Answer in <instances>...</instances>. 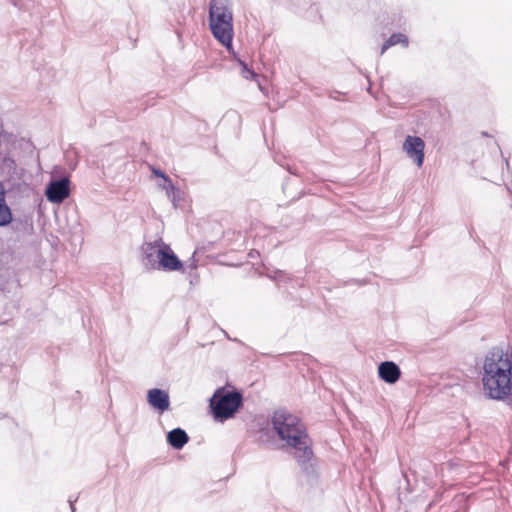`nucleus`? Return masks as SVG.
I'll return each mask as SVG.
<instances>
[{
	"mask_svg": "<svg viewBox=\"0 0 512 512\" xmlns=\"http://www.w3.org/2000/svg\"><path fill=\"white\" fill-rule=\"evenodd\" d=\"M481 383L486 397L512 403V355L500 348L491 349L482 362Z\"/></svg>",
	"mask_w": 512,
	"mask_h": 512,
	"instance_id": "f257e3e1",
	"label": "nucleus"
},
{
	"mask_svg": "<svg viewBox=\"0 0 512 512\" xmlns=\"http://www.w3.org/2000/svg\"><path fill=\"white\" fill-rule=\"evenodd\" d=\"M271 423L274 432L284 445L292 449L299 462H305L312 456L311 441L306 429L298 417L285 411H276Z\"/></svg>",
	"mask_w": 512,
	"mask_h": 512,
	"instance_id": "f03ea898",
	"label": "nucleus"
},
{
	"mask_svg": "<svg viewBox=\"0 0 512 512\" xmlns=\"http://www.w3.org/2000/svg\"><path fill=\"white\" fill-rule=\"evenodd\" d=\"M197 254V250L194 251L192 257L184 264L179 257L174 253L170 246L167 247L166 253H163V258L160 263L159 271L165 272H173V271H181L182 273L191 271L197 268V260L195 256Z\"/></svg>",
	"mask_w": 512,
	"mask_h": 512,
	"instance_id": "7ed1b4c3",
	"label": "nucleus"
},
{
	"mask_svg": "<svg viewBox=\"0 0 512 512\" xmlns=\"http://www.w3.org/2000/svg\"><path fill=\"white\" fill-rule=\"evenodd\" d=\"M208 18L213 36L224 46V0H210Z\"/></svg>",
	"mask_w": 512,
	"mask_h": 512,
	"instance_id": "20e7f679",
	"label": "nucleus"
},
{
	"mask_svg": "<svg viewBox=\"0 0 512 512\" xmlns=\"http://www.w3.org/2000/svg\"><path fill=\"white\" fill-rule=\"evenodd\" d=\"M70 176L64 175L59 179L52 178L45 188L47 200L53 204H61L70 196Z\"/></svg>",
	"mask_w": 512,
	"mask_h": 512,
	"instance_id": "39448f33",
	"label": "nucleus"
},
{
	"mask_svg": "<svg viewBox=\"0 0 512 512\" xmlns=\"http://www.w3.org/2000/svg\"><path fill=\"white\" fill-rule=\"evenodd\" d=\"M425 142L422 138L413 135H407L403 144L402 151L417 166L421 167L425 158Z\"/></svg>",
	"mask_w": 512,
	"mask_h": 512,
	"instance_id": "423d86ee",
	"label": "nucleus"
},
{
	"mask_svg": "<svg viewBox=\"0 0 512 512\" xmlns=\"http://www.w3.org/2000/svg\"><path fill=\"white\" fill-rule=\"evenodd\" d=\"M208 413L215 422L224 424V386L218 387L209 398Z\"/></svg>",
	"mask_w": 512,
	"mask_h": 512,
	"instance_id": "0eeeda50",
	"label": "nucleus"
},
{
	"mask_svg": "<svg viewBox=\"0 0 512 512\" xmlns=\"http://www.w3.org/2000/svg\"><path fill=\"white\" fill-rule=\"evenodd\" d=\"M148 404L159 414L170 408V397L167 391L160 388H152L147 392Z\"/></svg>",
	"mask_w": 512,
	"mask_h": 512,
	"instance_id": "6e6552de",
	"label": "nucleus"
},
{
	"mask_svg": "<svg viewBox=\"0 0 512 512\" xmlns=\"http://www.w3.org/2000/svg\"><path fill=\"white\" fill-rule=\"evenodd\" d=\"M231 30H232V25L226 19V44H225L226 50H228L232 54L233 59L235 61V65L240 68V74L245 79H254V80L258 81V74L254 70L250 69L242 60L238 59L235 52L232 50V47H231L232 34L230 33Z\"/></svg>",
	"mask_w": 512,
	"mask_h": 512,
	"instance_id": "1a4fd4ad",
	"label": "nucleus"
},
{
	"mask_svg": "<svg viewBox=\"0 0 512 512\" xmlns=\"http://www.w3.org/2000/svg\"><path fill=\"white\" fill-rule=\"evenodd\" d=\"M12 224L13 230H18L21 221L13 219L11 208L6 202V190L3 182L0 181V227H6Z\"/></svg>",
	"mask_w": 512,
	"mask_h": 512,
	"instance_id": "9d476101",
	"label": "nucleus"
},
{
	"mask_svg": "<svg viewBox=\"0 0 512 512\" xmlns=\"http://www.w3.org/2000/svg\"><path fill=\"white\" fill-rule=\"evenodd\" d=\"M378 375L384 382L394 384L399 380L401 371L394 362L385 361L378 366Z\"/></svg>",
	"mask_w": 512,
	"mask_h": 512,
	"instance_id": "9b49d317",
	"label": "nucleus"
},
{
	"mask_svg": "<svg viewBox=\"0 0 512 512\" xmlns=\"http://www.w3.org/2000/svg\"><path fill=\"white\" fill-rule=\"evenodd\" d=\"M160 243H162V239L155 240L154 242H145L141 246L142 263L149 270H152L155 263V254L159 249Z\"/></svg>",
	"mask_w": 512,
	"mask_h": 512,
	"instance_id": "f8f14e48",
	"label": "nucleus"
},
{
	"mask_svg": "<svg viewBox=\"0 0 512 512\" xmlns=\"http://www.w3.org/2000/svg\"><path fill=\"white\" fill-rule=\"evenodd\" d=\"M242 406V394L236 390H226V419L232 418Z\"/></svg>",
	"mask_w": 512,
	"mask_h": 512,
	"instance_id": "ddd939ff",
	"label": "nucleus"
},
{
	"mask_svg": "<svg viewBox=\"0 0 512 512\" xmlns=\"http://www.w3.org/2000/svg\"><path fill=\"white\" fill-rule=\"evenodd\" d=\"M167 443L175 450H181L189 441L187 432L180 428H174L167 433Z\"/></svg>",
	"mask_w": 512,
	"mask_h": 512,
	"instance_id": "4468645a",
	"label": "nucleus"
},
{
	"mask_svg": "<svg viewBox=\"0 0 512 512\" xmlns=\"http://www.w3.org/2000/svg\"><path fill=\"white\" fill-rule=\"evenodd\" d=\"M403 44L404 46L408 45V39L404 34L398 33L393 34L390 38L383 44L381 49V54H383L389 47L394 46L396 44Z\"/></svg>",
	"mask_w": 512,
	"mask_h": 512,
	"instance_id": "2eb2a0df",
	"label": "nucleus"
},
{
	"mask_svg": "<svg viewBox=\"0 0 512 512\" xmlns=\"http://www.w3.org/2000/svg\"><path fill=\"white\" fill-rule=\"evenodd\" d=\"M169 245L168 244H165L163 241L162 243H160V246H159V249L157 250L156 254H155V263L153 264V267H152V270H158L159 267H160V263L162 261V258H163V253H166V249Z\"/></svg>",
	"mask_w": 512,
	"mask_h": 512,
	"instance_id": "dca6fc26",
	"label": "nucleus"
},
{
	"mask_svg": "<svg viewBox=\"0 0 512 512\" xmlns=\"http://www.w3.org/2000/svg\"><path fill=\"white\" fill-rule=\"evenodd\" d=\"M170 196H167L174 207H177L180 203V201L183 200V192L178 188V187H174L173 190L170 191Z\"/></svg>",
	"mask_w": 512,
	"mask_h": 512,
	"instance_id": "f3484780",
	"label": "nucleus"
},
{
	"mask_svg": "<svg viewBox=\"0 0 512 512\" xmlns=\"http://www.w3.org/2000/svg\"><path fill=\"white\" fill-rule=\"evenodd\" d=\"M163 181L164 182L160 185V187L166 191L167 196H170V191L174 189L175 185L169 176L165 177Z\"/></svg>",
	"mask_w": 512,
	"mask_h": 512,
	"instance_id": "a211bd4d",
	"label": "nucleus"
},
{
	"mask_svg": "<svg viewBox=\"0 0 512 512\" xmlns=\"http://www.w3.org/2000/svg\"><path fill=\"white\" fill-rule=\"evenodd\" d=\"M163 181L164 182L160 185V187L166 191L167 196H170V191L174 189L175 185L169 176L165 177Z\"/></svg>",
	"mask_w": 512,
	"mask_h": 512,
	"instance_id": "6ab92c4d",
	"label": "nucleus"
},
{
	"mask_svg": "<svg viewBox=\"0 0 512 512\" xmlns=\"http://www.w3.org/2000/svg\"><path fill=\"white\" fill-rule=\"evenodd\" d=\"M151 171H152V173H153L156 177H159V178H162V179H165V177H167V176H168V175H167L163 170H161L160 168L152 167Z\"/></svg>",
	"mask_w": 512,
	"mask_h": 512,
	"instance_id": "aec40b11",
	"label": "nucleus"
},
{
	"mask_svg": "<svg viewBox=\"0 0 512 512\" xmlns=\"http://www.w3.org/2000/svg\"><path fill=\"white\" fill-rule=\"evenodd\" d=\"M77 500L78 497H75L74 499L72 497H69L68 499V503L72 512L76 511L75 503L77 502Z\"/></svg>",
	"mask_w": 512,
	"mask_h": 512,
	"instance_id": "412c9836",
	"label": "nucleus"
},
{
	"mask_svg": "<svg viewBox=\"0 0 512 512\" xmlns=\"http://www.w3.org/2000/svg\"><path fill=\"white\" fill-rule=\"evenodd\" d=\"M10 1H11V3H12L14 6H16V7H20V6H21V3H20V2H21L22 0H10Z\"/></svg>",
	"mask_w": 512,
	"mask_h": 512,
	"instance_id": "4be33fe9",
	"label": "nucleus"
}]
</instances>
